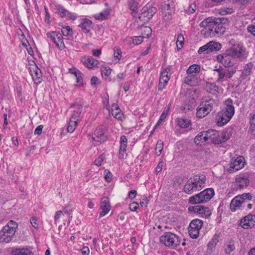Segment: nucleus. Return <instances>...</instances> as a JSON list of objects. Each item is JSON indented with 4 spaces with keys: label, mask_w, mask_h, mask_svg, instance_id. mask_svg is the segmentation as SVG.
I'll use <instances>...</instances> for the list:
<instances>
[{
    "label": "nucleus",
    "mask_w": 255,
    "mask_h": 255,
    "mask_svg": "<svg viewBox=\"0 0 255 255\" xmlns=\"http://www.w3.org/2000/svg\"><path fill=\"white\" fill-rule=\"evenodd\" d=\"M199 26L203 27L201 34L204 37H219L225 32L226 28L221 22L215 20L212 17H207L200 22Z\"/></svg>",
    "instance_id": "nucleus-1"
},
{
    "label": "nucleus",
    "mask_w": 255,
    "mask_h": 255,
    "mask_svg": "<svg viewBox=\"0 0 255 255\" xmlns=\"http://www.w3.org/2000/svg\"><path fill=\"white\" fill-rule=\"evenodd\" d=\"M217 106V100L214 99L210 96L203 97L199 106L197 108V117L199 118H204Z\"/></svg>",
    "instance_id": "nucleus-2"
},
{
    "label": "nucleus",
    "mask_w": 255,
    "mask_h": 255,
    "mask_svg": "<svg viewBox=\"0 0 255 255\" xmlns=\"http://www.w3.org/2000/svg\"><path fill=\"white\" fill-rule=\"evenodd\" d=\"M225 108L218 113L217 117V123L219 126H222L229 122L235 113V108L232 99H228L225 102Z\"/></svg>",
    "instance_id": "nucleus-3"
},
{
    "label": "nucleus",
    "mask_w": 255,
    "mask_h": 255,
    "mask_svg": "<svg viewBox=\"0 0 255 255\" xmlns=\"http://www.w3.org/2000/svg\"><path fill=\"white\" fill-rule=\"evenodd\" d=\"M206 180L204 175H195L193 178H190L184 186V192L188 194H191L194 192L200 190L205 186Z\"/></svg>",
    "instance_id": "nucleus-4"
},
{
    "label": "nucleus",
    "mask_w": 255,
    "mask_h": 255,
    "mask_svg": "<svg viewBox=\"0 0 255 255\" xmlns=\"http://www.w3.org/2000/svg\"><path fill=\"white\" fill-rule=\"evenodd\" d=\"M17 223L13 221H10L0 231V237L2 243H8L14 237L17 229Z\"/></svg>",
    "instance_id": "nucleus-5"
},
{
    "label": "nucleus",
    "mask_w": 255,
    "mask_h": 255,
    "mask_svg": "<svg viewBox=\"0 0 255 255\" xmlns=\"http://www.w3.org/2000/svg\"><path fill=\"white\" fill-rule=\"evenodd\" d=\"M214 190L211 188H207L199 193L191 196L188 200L191 204L205 203L209 201L214 196Z\"/></svg>",
    "instance_id": "nucleus-6"
},
{
    "label": "nucleus",
    "mask_w": 255,
    "mask_h": 255,
    "mask_svg": "<svg viewBox=\"0 0 255 255\" xmlns=\"http://www.w3.org/2000/svg\"><path fill=\"white\" fill-rule=\"evenodd\" d=\"M159 241L165 246L172 249L176 248L181 243L180 238L172 232H165L160 237Z\"/></svg>",
    "instance_id": "nucleus-7"
},
{
    "label": "nucleus",
    "mask_w": 255,
    "mask_h": 255,
    "mask_svg": "<svg viewBox=\"0 0 255 255\" xmlns=\"http://www.w3.org/2000/svg\"><path fill=\"white\" fill-rule=\"evenodd\" d=\"M218 74V82H222L224 79H230L236 72V68H227L223 67L222 66H215L213 69Z\"/></svg>",
    "instance_id": "nucleus-8"
},
{
    "label": "nucleus",
    "mask_w": 255,
    "mask_h": 255,
    "mask_svg": "<svg viewBox=\"0 0 255 255\" xmlns=\"http://www.w3.org/2000/svg\"><path fill=\"white\" fill-rule=\"evenodd\" d=\"M156 12V8L155 7L147 4L142 8L138 19L143 23H145L153 17Z\"/></svg>",
    "instance_id": "nucleus-9"
},
{
    "label": "nucleus",
    "mask_w": 255,
    "mask_h": 255,
    "mask_svg": "<svg viewBox=\"0 0 255 255\" xmlns=\"http://www.w3.org/2000/svg\"><path fill=\"white\" fill-rule=\"evenodd\" d=\"M203 224V221L198 219H194L190 222L188 230L189 235L191 238L197 239L198 237Z\"/></svg>",
    "instance_id": "nucleus-10"
},
{
    "label": "nucleus",
    "mask_w": 255,
    "mask_h": 255,
    "mask_svg": "<svg viewBox=\"0 0 255 255\" xmlns=\"http://www.w3.org/2000/svg\"><path fill=\"white\" fill-rule=\"evenodd\" d=\"M174 2L173 0H165L161 7L163 18L165 21H169L172 19V14L174 11Z\"/></svg>",
    "instance_id": "nucleus-11"
},
{
    "label": "nucleus",
    "mask_w": 255,
    "mask_h": 255,
    "mask_svg": "<svg viewBox=\"0 0 255 255\" xmlns=\"http://www.w3.org/2000/svg\"><path fill=\"white\" fill-rule=\"evenodd\" d=\"M245 164V161L243 156H239L236 158H233L230 161L227 170L230 173H232L243 168Z\"/></svg>",
    "instance_id": "nucleus-12"
},
{
    "label": "nucleus",
    "mask_w": 255,
    "mask_h": 255,
    "mask_svg": "<svg viewBox=\"0 0 255 255\" xmlns=\"http://www.w3.org/2000/svg\"><path fill=\"white\" fill-rule=\"evenodd\" d=\"M47 37L50 38L59 49L65 48L62 34L56 31L48 32L46 33Z\"/></svg>",
    "instance_id": "nucleus-13"
},
{
    "label": "nucleus",
    "mask_w": 255,
    "mask_h": 255,
    "mask_svg": "<svg viewBox=\"0 0 255 255\" xmlns=\"http://www.w3.org/2000/svg\"><path fill=\"white\" fill-rule=\"evenodd\" d=\"M171 75V66H169L163 69L161 72L158 85V90L162 91L168 82Z\"/></svg>",
    "instance_id": "nucleus-14"
},
{
    "label": "nucleus",
    "mask_w": 255,
    "mask_h": 255,
    "mask_svg": "<svg viewBox=\"0 0 255 255\" xmlns=\"http://www.w3.org/2000/svg\"><path fill=\"white\" fill-rule=\"evenodd\" d=\"M92 139L94 142L93 144L95 145H97L105 141L106 139L105 128L103 126H101L96 128L92 135Z\"/></svg>",
    "instance_id": "nucleus-15"
},
{
    "label": "nucleus",
    "mask_w": 255,
    "mask_h": 255,
    "mask_svg": "<svg viewBox=\"0 0 255 255\" xmlns=\"http://www.w3.org/2000/svg\"><path fill=\"white\" fill-rule=\"evenodd\" d=\"M188 210L191 212L198 213L204 218H208L211 215V211L208 207L201 205L189 207Z\"/></svg>",
    "instance_id": "nucleus-16"
},
{
    "label": "nucleus",
    "mask_w": 255,
    "mask_h": 255,
    "mask_svg": "<svg viewBox=\"0 0 255 255\" xmlns=\"http://www.w3.org/2000/svg\"><path fill=\"white\" fill-rule=\"evenodd\" d=\"M216 58L217 60L225 68H227L228 69H229V68H236L234 66V59L227 54H226L225 53L218 55Z\"/></svg>",
    "instance_id": "nucleus-17"
},
{
    "label": "nucleus",
    "mask_w": 255,
    "mask_h": 255,
    "mask_svg": "<svg viewBox=\"0 0 255 255\" xmlns=\"http://www.w3.org/2000/svg\"><path fill=\"white\" fill-rule=\"evenodd\" d=\"M29 71L34 83L36 85L39 84L42 81L41 70L35 64H34L29 68Z\"/></svg>",
    "instance_id": "nucleus-18"
},
{
    "label": "nucleus",
    "mask_w": 255,
    "mask_h": 255,
    "mask_svg": "<svg viewBox=\"0 0 255 255\" xmlns=\"http://www.w3.org/2000/svg\"><path fill=\"white\" fill-rule=\"evenodd\" d=\"M249 184V180L246 176H239L236 177L234 183V188L236 190L242 189L247 187Z\"/></svg>",
    "instance_id": "nucleus-19"
},
{
    "label": "nucleus",
    "mask_w": 255,
    "mask_h": 255,
    "mask_svg": "<svg viewBox=\"0 0 255 255\" xmlns=\"http://www.w3.org/2000/svg\"><path fill=\"white\" fill-rule=\"evenodd\" d=\"M208 141H210L215 144L221 143L220 133L217 130L210 129L208 130Z\"/></svg>",
    "instance_id": "nucleus-20"
},
{
    "label": "nucleus",
    "mask_w": 255,
    "mask_h": 255,
    "mask_svg": "<svg viewBox=\"0 0 255 255\" xmlns=\"http://www.w3.org/2000/svg\"><path fill=\"white\" fill-rule=\"evenodd\" d=\"M71 108H75L78 109V111H76V110H73V113L71 115L70 119L73 120L77 121L78 122L80 121V117L82 111L83 106L81 104H78L76 103H73L71 105Z\"/></svg>",
    "instance_id": "nucleus-21"
},
{
    "label": "nucleus",
    "mask_w": 255,
    "mask_h": 255,
    "mask_svg": "<svg viewBox=\"0 0 255 255\" xmlns=\"http://www.w3.org/2000/svg\"><path fill=\"white\" fill-rule=\"evenodd\" d=\"M127 145V139L125 135L121 137V145L119 149V157L120 159H124L127 155L126 148Z\"/></svg>",
    "instance_id": "nucleus-22"
},
{
    "label": "nucleus",
    "mask_w": 255,
    "mask_h": 255,
    "mask_svg": "<svg viewBox=\"0 0 255 255\" xmlns=\"http://www.w3.org/2000/svg\"><path fill=\"white\" fill-rule=\"evenodd\" d=\"M82 62L88 68H92L98 65L99 61L92 57H84L82 58Z\"/></svg>",
    "instance_id": "nucleus-23"
},
{
    "label": "nucleus",
    "mask_w": 255,
    "mask_h": 255,
    "mask_svg": "<svg viewBox=\"0 0 255 255\" xmlns=\"http://www.w3.org/2000/svg\"><path fill=\"white\" fill-rule=\"evenodd\" d=\"M225 53L233 59L235 57L241 58L244 56V51L241 50H238L236 48H231L228 49L226 50Z\"/></svg>",
    "instance_id": "nucleus-24"
},
{
    "label": "nucleus",
    "mask_w": 255,
    "mask_h": 255,
    "mask_svg": "<svg viewBox=\"0 0 255 255\" xmlns=\"http://www.w3.org/2000/svg\"><path fill=\"white\" fill-rule=\"evenodd\" d=\"M92 22L91 20L87 18H83L81 20L79 26L85 33H89L92 28Z\"/></svg>",
    "instance_id": "nucleus-25"
},
{
    "label": "nucleus",
    "mask_w": 255,
    "mask_h": 255,
    "mask_svg": "<svg viewBox=\"0 0 255 255\" xmlns=\"http://www.w3.org/2000/svg\"><path fill=\"white\" fill-rule=\"evenodd\" d=\"M184 82L191 86L198 84V78L196 74H188V76L184 79Z\"/></svg>",
    "instance_id": "nucleus-26"
},
{
    "label": "nucleus",
    "mask_w": 255,
    "mask_h": 255,
    "mask_svg": "<svg viewBox=\"0 0 255 255\" xmlns=\"http://www.w3.org/2000/svg\"><path fill=\"white\" fill-rule=\"evenodd\" d=\"M205 89L208 93L213 95H216L219 91V87L213 83H207Z\"/></svg>",
    "instance_id": "nucleus-27"
},
{
    "label": "nucleus",
    "mask_w": 255,
    "mask_h": 255,
    "mask_svg": "<svg viewBox=\"0 0 255 255\" xmlns=\"http://www.w3.org/2000/svg\"><path fill=\"white\" fill-rule=\"evenodd\" d=\"M208 130L203 131L198 134L194 138V142L197 144H199L200 143H203L205 141H208Z\"/></svg>",
    "instance_id": "nucleus-28"
},
{
    "label": "nucleus",
    "mask_w": 255,
    "mask_h": 255,
    "mask_svg": "<svg viewBox=\"0 0 255 255\" xmlns=\"http://www.w3.org/2000/svg\"><path fill=\"white\" fill-rule=\"evenodd\" d=\"M233 129L232 128H226L220 133L221 142H224L228 140L232 135Z\"/></svg>",
    "instance_id": "nucleus-29"
},
{
    "label": "nucleus",
    "mask_w": 255,
    "mask_h": 255,
    "mask_svg": "<svg viewBox=\"0 0 255 255\" xmlns=\"http://www.w3.org/2000/svg\"><path fill=\"white\" fill-rule=\"evenodd\" d=\"M241 196H236L233 198L230 203V209L232 211H235L237 207H240L244 203L243 200H241Z\"/></svg>",
    "instance_id": "nucleus-30"
},
{
    "label": "nucleus",
    "mask_w": 255,
    "mask_h": 255,
    "mask_svg": "<svg viewBox=\"0 0 255 255\" xmlns=\"http://www.w3.org/2000/svg\"><path fill=\"white\" fill-rule=\"evenodd\" d=\"M253 67V64L252 62L247 63L244 67L243 71L242 73V76L244 78H247L251 73L252 69Z\"/></svg>",
    "instance_id": "nucleus-31"
},
{
    "label": "nucleus",
    "mask_w": 255,
    "mask_h": 255,
    "mask_svg": "<svg viewBox=\"0 0 255 255\" xmlns=\"http://www.w3.org/2000/svg\"><path fill=\"white\" fill-rule=\"evenodd\" d=\"M201 70L200 65L197 64H193L190 66L187 70V74H194L198 73Z\"/></svg>",
    "instance_id": "nucleus-32"
},
{
    "label": "nucleus",
    "mask_w": 255,
    "mask_h": 255,
    "mask_svg": "<svg viewBox=\"0 0 255 255\" xmlns=\"http://www.w3.org/2000/svg\"><path fill=\"white\" fill-rule=\"evenodd\" d=\"M210 52L213 51H218L221 49L222 45L220 43L214 41L208 42Z\"/></svg>",
    "instance_id": "nucleus-33"
},
{
    "label": "nucleus",
    "mask_w": 255,
    "mask_h": 255,
    "mask_svg": "<svg viewBox=\"0 0 255 255\" xmlns=\"http://www.w3.org/2000/svg\"><path fill=\"white\" fill-rule=\"evenodd\" d=\"M247 218L245 216L243 219L241 220L240 225L242 228L245 229L252 228L254 226V224L252 222H249L247 220Z\"/></svg>",
    "instance_id": "nucleus-34"
},
{
    "label": "nucleus",
    "mask_w": 255,
    "mask_h": 255,
    "mask_svg": "<svg viewBox=\"0 0 255 255\" xmlns=\"http://www.w3.org/2000/svg\"><path fill=\"white\" fill-rule=\"evenodd\" d=\"M13 255H32V253L28 249H16L13 252Z\"/></svg>",
    "instance_id": "nucleus-35"
},
{
    "label": "nucleus",
    "mask_w": 255,
    "mask_h": 255,
    "mask_svg": "<svg viewBox=\"0 0 255 255\" xmlns=\"http://www.w3.org/2000/svg\"><path fill=\"white\" fill-rule=\"evenodd\" d=\"M111 69L107 66H102L101 72L103 78L106 79L111 72Z\"/></svg>",
    "instance_id": "nucleus-36"
},
{
    "label": "nucleus",
    "mask_w": 255,
    "mask_h": 255,
    "mask_svg": "<svg viewBox=\"0 0 255 255\" xmlns=\"http://www.w3.org/2000/svg\"><path fill=\"white\" fill-rule=\"evenodd\" d=\"M235 249L234 241L233 240H230L228 241L226 248L225 249V252L227 254H230Z\"/></svg>",
    "instance_id": "nucleus-37"
},
{
    "label": "nucleus",
    "mask_w": 255,
    "mask_h": 255,
    "mask_svg": "<svg viewBox=\"0 0 255 255\" xmlns=\"http://www.w3.org/2000/svg\"><path fill=\"white\" fill-rule=\"evenodd\" d=\"M177 124L181 128H186L189 126L190 122L187 119L179 118L177 120Z\"/></svg>",
    "instance_id": "nucleus-38"
},
{
    "label": "nucleus",
    "mask_w": 255,
    "mask_h": 255,
    "mask_svg": "<svg viewBox=\"0 0 255 255\" xmlns=\"http://www.w3.org/2000/svg\"><path fill=\"white\" fill-rule=\"evenodd\" d=\"M78 122L75 120H73L72 119H70L68 126L67 127V131L69 132H73L76 128V127L77 125Z\"/></svg>",
    "instance_id": "nucleus-39"
},
{
    "label": "nucleus",
    "mask_w": 255,
    "mask_h": 255,
    "mask_svg": "<svg viewBox=\"0 0 255 255\" xmlns=\"http://www.w3.org/2000/svg\"><path fill=\"white\" fill-rule=\"evenodd\" d=\"M128 5L129 9L132 12L136 11V10L139 7V4L136 2L134 0H129Z\"/></svg>",
    "instance_id": "nucleus-40"
},
{
    "label": "nucleus",
    "mask_w": 255,
    "mask_h": 255,
    "mask_svg": "<svg viewBox=\"0 0 255 255\" xmlns=\"http://www.w3.org/2000/svg\"><path fill=\"white\" fill-rule=\"evenodd\" d=\"M151 29L148 26H144L142 28V38H148L151 34Z\"/></svg>",
    "instance_id": "nucleus-41"
},
{
    "label": "nucleus",
    "mask_w": 255,
    "mask_h": 255,
    "mask_svg": "<svg viewBox=\"0 0 255 255\" xmlns=\"http://www.w3.org/2000/svg\"><path fill=\"white\" fill-rule=\"evenodd\" d=\"M184 42V38L182 34H180L178 35L176 41V45L178 50L181 49L183 47Z\"/></svg>",
    "instance_id": "nucleus-42"
},
{
    "label": "nucleus",
    "mask_w": 255,
    "mask_h": 255,
    "mask_svg": "<svg viewBox=\"0 0 255 255\" xmlns=\"http://www.w3.org/2000/svg\"><path fill=\"white\" fill-rule=\"evenodd\" d=\"M102 211L99 213V218H101L107 214L111 209L110 205H101Z\"/></svg>",
    "instance_id": "nucleus-43"
},
{
    "label": "nucleus",
    "mask_w": 255,
    "mask_h": 255,
    "mask_svg": "<svg viewBox=\"0 0 255 255\" xmlns=\"http://www.w3.org/2000/svg\"><path fill=\"white\" fill-rule=\"evenodd\" d=\"M56 10L58 14L62 17H66L68 12V11L63 6L59 5L56 6Z\"/></svg>",
    "instance_id": "nucleus-44"
},
{
    "label": "nucleus",
    "mask_w": 255,
    "mask_h": 255,
    "mask_svg": "<svg viewBox=\"0 0 255 255\" xmlns=\"http://www.w3.org/2000/svg\"><path fill=\"white\" fill-rule=\"evenodd\" d=\"M163 146V142L161 140H158L156 143L155 147V153L159 156L162 150Z\"/></svg>",
    "instance_id": "nucleus-45"
},
{
    "label": "nucleus",
    "mask_w": 255,
    "mask_h": 255,
    "mask_svg": "<svg viewBox=\"0 0 255 255\" xmlns=\"http://www.w3.org/2000/svg\"><path fill=\"white\" fill-rule=\"evenodd\" d=\"M250 130L252 134L255 135V113L251 118Z\"/></svg>",
    "instance_id": "nucleus-46"
},
{
    "label": "nucleus",
    "mask_w": 255,
    "mask_h": 255,
    "mask_svg": "<svg viewBox=\"0 0 255 255\" xmlns=\"http://www.w3.org/2000/svg\"><path fill=\"white\" fill-rule=\"evenodd\" d=\"M218 242V239L217 238H213L208 244V250H211L213 248H215Z\"/></svg>",
    "instance_id": "nucleus-47"
},
{
    "label": "nucleus",
    "mask_w": 255,
    "mask_h": 255,
    "mask_svg": "<svg viewBox=\"0 0 255 255\" xmlns=\"http://www.w3.org/2000/svg\"><path fill=\"white\" fill-rule=\"evenodd\" d=\"M115 51L114 53V57L115 60L119 61L121 59L122 52L119 47H115Z\"/></svg>",
    "instance_id": "nucleus-48"
},
{
    "label": "nucleus",
    "mask_w": 255,
    "mask_h": 255,
    "mask_svg": "<svg viewBox=\"0 0 255 255\" xmlns=\"http://www.w3.org/2000/svg\"><path fill=\"white\" fill-rule=\"evenodd\" d=\"M204 52H206V53H209L210 52L208 43L200 47L198 51V53L199 54H201Z\"/></svg>",
    "instance_id": "nucleus-49"
},
{
    "label": "nucleus",
    "mask_w": 255,
    "mask_h": 255,
    "mask_svg": "<svg viewBox=\"0 0 255 255\" xmlns=\"http://www.w3.org/2000/svg\"><path fill=\"white\" fill-rule=\"evenodd\" d=\"M62 32L64 35H71L72 34V30L69 26H66L63 27Z\"/></svg>",
    "instance_id": "nucleus-50"
},
{
    "label": "nucleus",
    "mask_w": 255,
    "mask_h": 255,
    "mask_svg": "<svg viewBox=\"0 0 255 255\" xmlns=\"http://www.w3.org/2000/svg\"><path fill=\"white\" fill-rule=\"evenodd\" d=\"M238 196H241V200H243V202H245L246 200H251L252 199V196L250 193H244L242 195H239Z\"/></svg>",
    "instance_id": "nucleus-51"
},
{
    "label": "nucleus",
    "mask_w": 255,
    "mask_h": 255,
    "mask_svg": "<svg viewBox=\"0 0 255 255\" xmlns=\"http://www.w3.org/2000/svg\"><path fill=\"white\" fill-rule=\"evenodd\" d=\"M131 39H132V43L134 45L140 44L143 41V38L141 36H134L131 37Z\"/></svg>",
    "instance_id": "nucleus-52"
},
{
    "label": "nucleus",
    "mask_w": 255,
    "mask_h": 255,
    "mask_svg": "<svg viewBox=\"0 0 255 255\" xmlns=\"http://www.w3.org/2000/svg\"><path fill=\"white\" fill-rule=\"evenodd\" d=\"M104 177L106 181L108 182H110L111 181L112 179V174L110 172V171L108 169H106L104 171Z\"/></svg>",
    "instance_id": "nucleus-53"
},
{
    "label": "nucleus",
    "mask_w": 255,
    "mask_h": 255,
    "mask_svg": "<svg viewBox=\"0 0 255 255\" xmlns=\"http://www.w3.org/2000/svg\"><path fill=\"white\" fill-rule=\"evenodd\" d=\"M112 115L115 118L117 119H121L123 114L121 112V110L117 111L115 110L114 111H111Z\"/></svg>",
    "instance_id": "nucleus-54"
},
{
    "label": "nucleus",
    "mask_w": 255,
    "mask_h": 255,
    "mask_svg": "<svg viewBox=\"0 0 255 255\" xmlns=\"http://www.w3.org/2000/svg\"><path fill=\"white\" fill-rule=\"evenodd\" d=\"M108 15V13L107 11H106L104 12H101L99 14V15H95V18L97 19L103 20V19H105L107 17Z\"/></svg>",
    "instance_id": "nucleus-55"
},
{
    "label": "nucleus",
    "mask_w": 255,
    "mask_h": 255,
    "mask_svg": "<svg viewBox=\"0 0 255 255\" xmlns=\"http://www.w3.org/2000/svg\"><path fill=\"white\" fill-rule=\"evenodd\" d=\"M139 206L138 203L136 202H133L129 204V209L131 211H135Z\"/></svg>",
    "instance_id": "nucleus-56"
},
{
    "label": "nucleus",
    "mask_w": 255,
    "mask_h": 255,
    "mask_svg": "<svg viewBox=\"0 0 255 255\" xmlns=\"http://www.w3.org/2000/svg\"><path fill=\"white\" fill-rule=\"evenodd\" d=\"M30 223L33 228L35 229L38 228V224L37 223V219L35 217H32L31 218Z\"/></svg>",
    "instance_id": "nucleus-57"
},
{
    "label": "nucleus",
    "mask_w": 255,
    "mask_h": 255,
    "mask_svg": "<svg viewBox=\"0 0 255 255\" xmlns=\"http://www.w3.org/2000/svg\"><path fill=\"white\" fill-rule=\"evenodd\" d=\"M148 203V200L146 197H143L140 201V205L141 207H146Z\"/></svg>",
    "instance_id": "nucleus-58"
},
{
    "label": "nucleus",
    "mask_w": 255,
    "mask_h": 255,
    "mask_svg": "<svg viewBox=\"0 0 255 255\" xmlns=\"http://www.w3.org/2000/svg\"><path fill=\"white\" fill-rule=\"evenodd\" d=\"M104 160V156L103 155H101L97 159H96L95 161V165L100 166L102 165V162Z\"/></svg>",
    "instance_id": "nucleus-59"
},
{
    "label": "nucleus",
    "mask_w": 255,
    "mask_h": 255,
    "mask_svg": "<svg viewBox=\"0 0 255 255\" xmlns=\"http://www.w3.org/2000/svg\"><path fill=\"white\" fill-rule=\"evenodd\" d=\"M247 30L249 32L255 36V24L249 25L247 27Z\"/></svg>",
    "instance_id": "nucleus-60"
},
{
    "label": "nucleus",
    "mask_w": 255,
    "mask_h": 255,
    "mask_svg": "<svg viewBox=\"0 0 255 255\" xmlns=\"http://www.w3.org/2000/svg\"><path fill=\"white\" fill-rule=\"evenodd\" d=\"M109 198L107 197H104L101 199V205H110Z\"/></svg>",
    "instance_id": "nucleus-61"
},
{
    "label": "nucleus",
    "mask_w": 255,
    "mask_h": 255,
    "mask_svg": "<svg viewBox=\"0 0 255 255\" xmlns=\"http://www.w3.org/2000/svg\"><path fill=\"white\" fill-rule=\"evenodd\" d=\"M196 5L194 3L191 4L188 8V11L190 13H193L196 9Z\"/></svg>",
    "instance_id": "nucleus-62"
},
{
    "label": "nucleus",
    "mask_w": 255,
    "mask_h": 255,
    "mask_svg": "<svg viewBox=\"0 0 255 255\" xmlns=\"http://www.w3.org/2000/svg\"><path fill=\"white\" fill-rule=\"evenodd\" d=\"M247 218V220L249 222H255V215L249 214L246 216Z\"/></svg>",
    "instance_id": "nucleus-63"
},
{
    "label": "nucleus",
    "mask_w": 255,
    "mask_h": 255,
    "mask_svg": "<svg viewBox=\"0 0 255 255\" xmlns=\"http://www.w3.org/2000/svg\"><path fill=\"white\" fill-rule=\"evenodd\" d=\"M81 253L83 255H89L90 250L88 247H84L81 249Z\"/></svg>",
    "instance_id": "nucleus-64"
}]
</instances>
